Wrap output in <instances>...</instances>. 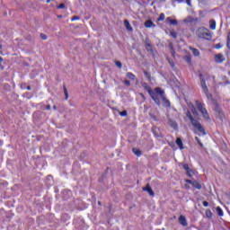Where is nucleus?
I'll return each instance as SVG.
<instances>
[{
	"instance_id": "nucleus-34",
	"label": "nucleus",
	"mask_w": 230,
	"mask_h": 230,
	"mask_svg": "<svg viewBox=\"0 0 230 230\" xmlns=\"http://www.w3.org/2000/svg\"><path fill=\"white\" fill-rule=\"evenodd\" d=\"M186 174L189 177H193V171L191 169H189L188 171H186Z\"/></svg>"
},
{
	"instance_id": "nucleus-5",
	"label": "nucleus",
	"mask_w": 230,
	"mask_h": 230,
	"mask_svg": "<svg viewBox=\"0 0 230 230\" xmlns=\"http://www.w3.org/2000/svg\"><path fill=\"white\" fill-rule=\"evenodd\" d=\"M141 86L145 89V91H147L149 96L151 98H154L155 100V94L154 93V91L152 90V87L148 85L146 82H141Z\"/></svg>"
},
{
	"instance_id": "nucleus-12",
	"label": "nucleus",
	"mask_w": 230,
	"mask_h": 230,
	"mask_svg": "<svg viewBox=\"0 0 230 230\" xmlns=\"http://www.w3.org/2000/svg\"><path fill=\"white\" fill-rule=\"evenodd\" d=\"M179 223L181 224V226H182L183 227L188 226V221L186 220V217L184 216H180L179 217Z\"/></svg>"
},
{
	"instance_id": "nucleus-7",
	"label": "nucleus",
	"mask_w": 230,
	"mask_h": 230,
	"mask_svg": "<svg viewBox=\"0 0 230 230\" xmlns=\"http://www.w3.org/2000/svg\"><path fill=\"white\" fill-rule=\"evenodd\" d=\"M214 60L217 64H222L223 62H226V58L224 57V54L218 53L214 57Z\"/></svg>"
},
{
	"instance_id": "nucleus-37",
	"label": "nucleus",
	"mask_w": 230,
	"mask_h": 230,
	"mask_svg": "<svg viewBox=\"0 0 230 230\" xmlns=\"http://www.w3.org/2000/svg\"><path fill=\"white\" fill-rule=\"evenodd\" d=\"M170 35H171V37H172V39H177V32L176 31H171L170 32Z\"/></svg>"
},
{
	"instance_id": "nucleus-48",
	"label": "nucleus",
	"mask_w": 230,
	"mask_h": 230,
	"mask_svg": "<svg viewBox=\"0 0 230 230\" xmlns=\"http://www.w3.org/2000/svg\"><path fill=\"white\" fill-rule=\"evenodd\" d=\"M171 55H172V57H175V49H174L172 50H171Z\"/></svg>"
},
{
	"instance_id": "nucleus-42",
	"label": "nucleus",
	"mask_w": 230,
	"mask_h": 230,
	"mask_svg": "<svg viewBox=\"0 0 230 230\" xmlns=\"http://www.w3.org/2000/svg\"><path fill=\"white\" fill-rule=\"evenodd\" d=\"M71 21H80V17L79 16H73L71 18Z\"/></svg>"
},
{
	"instance_id": "nucleus-53",
	"label": "nucleus",
	"mask_w": 230,
	"mask_h": 230,
	"mask_svg": "<svg viewBox=\"0 0 230 230\" xmlns=\"http://www.w3.org/2000/svg\"><path fill=\"white\" fill-rule=\"evenodd\" d=\"M3 58L2 57H0V64H3Z\"/></svg>"
},
{
	"instance_id": "nucleus-27",
	"label": "nucleus",
	"mask_w": 230,
	"mask_h": 230,
	"mask_svg": "<svg viewBox=\"0 0 230 230\" xmlns=\"http://www.w3.org/2000/svg\"><path fill=\"white\" fill-rule=\"evenodd\" d=\"M152 131H153V133L155 134V136L156 137H159V128H157V127H154L153 128H152Z\"/></svg>"
},
{
	"instance_id": "nucleus-44",
	"label": "nucleus",
	"mask_w": 230,
	"mask_h": 230,
	"mask_svg": "<svg viewBox=\"0 0 230 230\" xmlns=\"http://www.w3.org/2000/svg\"><path fill=\"white\" fill-rule=\"evenodd\" d=\"M124 84H125V85H127L128 87H130V81L125 80V81H124Z\"/></svg>"
},
{
	"instance_id": "nucleus-40",
	"label": "nucleus",
	"mask_w": 230,
	"mask_h": 230,
	"mask_svg": "<svg viewBox=\"0 0 230 230\" xmlns=\"http://www.w3.org/2000/svg\"><path fill=\"white\" fill-rule=\"evenodd\" d=\"M127 114H128V111L126 110L119 112V116H122V117L127 116Z\"/></svg>"
},
{
	"instance_id": "nucleus-25",
	"label": "nucleus",
	"mask_w": 230,
	"mask_h": 230,
	"mask_svg": "<svg viewBox=\"0 0 230 230\" xmlns=\"http://www.w3.org/2000/svg\"><path fill=\"white\" fill-rule=\"evenodd\" d=\"M216 211L218 215V217H224V210L220 207H217Z\"/></svg>"
},
{
	"instance_id": "nucleus-31",
	"label": "nucleus",
	"mask_w": 230,
	"mask_h": 230,
	"mask_svg": "<svg viewBox=\"0 0 230 230\" xmlns=\"http://www.w3.org/2000/svg\"><path fill=\"white\" fill-rule=\"evenodd\" d=\"M195 140L197 141L198 145H199V146L201 148H204V144H202V142L200 141V138H199V137H195Z\"/></svg>"
},
{
	"instance_id": "nucleus-2",
	"label": "nucleus",
	"mask_w": 230,
	"mask_h": 230,
	"mask_svg": "<svg viewBox=\"0 0 230 230\" xmlns=\"http://www.w3.org/2000/svg\"><path fill=\"white\" fill-rule=\"evenodd\" d=\"M199 39H206V40H211V32L206 27L199 28L196 31Z\"/></svg>"
},
{
	"instance_id": "nucleus-57",
	"label": "nucleus",
	"mask_w": 230,
	"mask_h": 230,
	"mask_svg": "<svg viewBox=\"0 0 230 230\" xmlns=\"http://www.w3.org/2000/svg\"><path fill=\"white\" fill-rule=\"evenodd\" d=\"M141 96H142V98H145V95H143V93H141Z\"/></svg>"
},
{
	"instance_id": "nucleus-24",
	"label": "nucleus",
	"mask_w": 230,
	"mask_h": 230,
	"mask_svg": "<svg viewBox=\"0 0 230 230\" xmlns=\"http://www.w3.org/2000/svg\"><path fill=\"white\" fill-rule=\"evenodd\" d=\"M160 100H162V102H164V103H165L166 107H170L171 103H170V101L168 99H166V95L162 97Z\"/></svg>"
},
{
	"instance_id": "nucleus-9",
	"label": "nucleus",
	"mask_w": 230,
	"mask_h": 230,
	"mask_svg": "<svg viewBox=\"0 0 230 230\" xmlns=\"http://www.w3.org/2000/svg\"><path fill=\"white\" fill-rule=\"evenodd\" d=\"M145 44L146 51H149V53H154V47H152V42L150 41V39L146 38Z\"/></svg>"
},
{
	"instance_id": "nucleus-39",
	"label": "nucleus",
	"mask_w": 230,
	"mask_h": 230,
	"mask_svg": "<svg viewBox=\"0 0 230 230\" xmlns=\"http://www.w3.org/2000/svg\"><path fill=\"white\" fill-rule=\"evenodd\" d=\"M64 8H66V4H60L58 6V10H64Z\"/></svg>"
},
{
	"instance_id": "nucleus-1",
	"label": "nucleus",
	"mask_w": 230,
	"mask_h": 230,
	"mask_svg": "<svg viewBox=\"0 0 230 230\" xmlns=\"http://www.w3.org/2000/svg\"><path fill=\"white\" fill-rule=\"evenodd\" d=\"M196 107L198 111H199V112L202 114V117L206 121L211 120V118H209V113L208 112V110L206 109V106L204 103H201L200 102L196 101Z\"/></svg>"
},
{
	"instance_id": "nucleus-23",
	"label": "nucleus",
	"mask_w": 230,
	"mask_h": 230,
	"mask_svg": "<svg viewBox=\"0 0 230 230\" xmlns=\"http://www.w3.org/2000/svg\"><path fill=\"white\" fill-rule=\"evenodd\" d=\"M190 51H192V55H194V57H199V55H200V51H199V49H193V48H190Z\"/></svg>"
},
{
	"instance_id": "nucleus-19",
	"label": "nucleus",
	"mask_w": 230,
	"mask_h": 230,
	"mask_svg": "<svg viewBox=\"0 0 230 230\" xmlns=\"http://www.w3.org/2000/svg\"><path fill=\"white\" fill-rule=\"evenodd\" d=\"M132 152H133V154H135V155H137V157H141V155L143 154V153H141V150H139L136 147L132 148Z\"/></svg>"
},
{
	"instance_id": "nucleus-54",
	"label": "nucleus",
	"mask_w": 230,
	"mask_h": 230,
	"mask_svg": "<svg viewBox=\"0 0 230 230\" xmlns=\"http://www.w3.org/2000/svg\"><path fill=\"white\" fill-rule=\"evenodd\" d=\"M160 3H166V0H159Z\"/></svg>"
},
{
	"instance_id": "nucleus-33",
	"label": "nucleus",
	"mask_w": 230,
	"mask_h": 230,
	"mask_svg": "<svg viewBox=\"0 0 230 230\" xmlns=\"http://www.w3.org/2000/svg\"><path fill=\"white\" fill-rule=\"evenodd\" d=\"M63 89H64V93H65V99L68 100L69 93H67V88H66V86H64Z\"/></svg>"
},
{
	"instance_id": "nucleus-28",
	"label": "nucleus",
	"mask_w": 230,
	"mask_h": 230,
	"mask_svg": "<svg viewBox=\"0 0 230 230\" xmlns=\"http://www.w3.org/2000/svg\"><path fill=\"white\" fill-rule=\"evenodd\" d=\"M190 111H191L192 114H194V116H199V112L197 111V109L195 108V106L193 104H191Z\"/></svg>"
},
{
	"instance_id": "nucleus-29",
	"label": "nucleus",
	"mask_w": 230,
	"mask_h": 230,
	"mask_svg": "<svg viewBox=\"0 0 230 230\" xmlns=\"http://www.w3.org/2000/svg\"><path fill=\"white\" fill-rule=\"evenodd\" d=\"M206 217L207 218H211L213 217V212H211V210L208 209L205 212Z\"/></svg>"
},
{
	"instance_id": "nucleus-15",
	"label": "nucleus",
	"mask_w": 230,
	"mask_h": 230,
	"mask_svg": "<svg viewBox=\"0 0 230 230\" xmlns=\"http://www.w3.org/2000/svg\"><path fill=\"white\" fill-rule=\"evenodd\" d=\"M176 145L179 146L180 150H184V145L182 144V139H181V137L176 139Z\"/></svg>"
},
{
	"instance_id": "nucleus-51",
	"label": "nucleus",
	"mask_w": 230,
	"mask_h": 230,
	"mask_svg": "<svg viewBox=\"0 0 230 230\" xmlns=\"http://www.w3.org/2000/svg\"><path fill=\"white\" fill-rule=\"evenodd\" d=\"M0 68L2 69V71H3V69H4V66H3V63H0Z\"/></svg>"
},
{
	"instance_id": "nucleus-49",
	"label": "nucleus",
	"mask_w": 230,
	"mask_h": 230,
	"mask_svg": "<svg viewBox=\"0 0 230 230\" xmlns=\"http://www.w3.org/2000/svg\"><path fill=\"white\" fill-rule=\"evenodd\" d=\"M169 49H171V51L173 49V44L172 43L169 44Z\"/></svg>"
},
{
	"instance_id": "nucleus-47",
	"label": "nucleus",
	"mask_w": 230,
	"mask_h": 230,
	"mask_svg": "<svg viewBox=\"0 0 230 230\" xmlns=\"http://www.w3.org/2000/svg\"><path fill=\"white\" fill-rule=\"evenodd\" d=\"M203 206H204V208H208V206H209V202L203 201Z\"/></svg>"
},
{
	"instance_id": "nucleus-3",
	"label": "nucleus",
	"mask_w": 230,
	"mask_h": 230,
	"mask_svg": "<svg viewBox=\"0 0 230 230\" xmlns=\"http://www.w3.org/2000/svg\"><path fill=\"white\" fill-rule=\"evenodd\" d=\"M154 94L155 98H152V100L155 101V103H156V105H161V99L165 96L164 90L160 87H156L155 88Z\"/></svg>"
},
{
	"instance_id": "nucleus-38",
	"label": "nucleus",
	"mask_w": 230,
	"mask_h": 230,
	"mask_svg": "<svg viewBox=\"0 0 230 230\" xmlns=\"http://www.w3.org/2000/svg\"><path fill=\"white\" fill-rule=\"evenodd\" d=\"M182 168L185 170V172H187L190 169V165H188V164H183Z\"/></svg>"
},
{
	"instance_id": "nucleus-56",
	"label": "nucleus",
	"mask_w": 230,
	"mask_h": 230,
	"mask_svg": "<svg viewBox=\"0 0 230 230\" xmlns=\"http://www.w3.org/2000/svg\"><path fill=\"white\" fill-rule=\"evenodd\" d=\"M47 3H51V0H47Z\"/></svg>"
},
{
	"instance_id": "nucleus-45",
	"label": "nucleus",
	"mask_w": 230,
	"mask_h": 230,
	"mask_svg": "<svg viewBox=\"0 0 230 230\" xmlns=\"http://www.w3.org/2000/svg\"><path fill=\"white\" fill-rule=\"evenodd\" d=\"M185 60H186V62H191V58H190L189 56H186L185 57Z\"/></svg>"
},
{
	"instance_id": "nucleus-41",
	"label": "nucleus",
	"mask_w": 230,
	"mask_h": 230,
	"mask_svg": "<svg viewBox=\"0 0 230 230\" xmlns=\"http://www.w3.org/2000/svg\"><path fill=\"white\" fill-rule=\"evenodd\" d=\"M168 62H169L171 67L173 69V67H175V63H173V61L170 60V59H168Z\"/></svg>"
},
{
	"instance_id": "nucleus-32",
	"label": "nucleus",
	"mask_w": 230,
	"mask_h": 230,
	"mask_svg": "<svg viewBox=\"0 0 230 230\" xmlns=\"http://www.w3.org/2000/svg\"><path fill=\"white\" fill-rule=\"evenodd\" d=\"M178 3H187L188 6H191V0H177Z\"/></svg>"
},
{
	"instance_id": "nucleus-46",
	"label": "nucleus",
	"mask_w": 230,
	"mask_h": 230,
	"mask_svg": "<svg viewBox=\"0 0 230 230\" xmlns=\"http://www.w3.org/2000/svg\"><path fill=\"white\" fill-rule=\"evenodd\" d=\"M205 94H206V96H207V98H211V94L209 93V90H208V92L207 93H205Z\"/></svg>"
},
{
	"instance_id": "nucleus-11",
	"label": "nucleus",
	"mask_w": 230,
	"mask_h": 230,
	"mask_svg": "<svg viewBox=\"0 0 230 230\" xmlns=\"http://www.w3.org/2000/svg\"><path fill=\"white\" fill-rule=\"evenodd\" d=\"M168 126L172 127V128H173L174 130H177V128H179V125L177 124V122L172 119H168Z\"/></svg>"
},
{
	"instance_id": "nucleus-17",
	"label": "nucleus",
	"mask_w": 230,
	"mask_h": 230,
	"mask_svg": "<svg viewBox=\"0 0 230 230\" xmlns=\"http://www.w3.org/2000/svg\"><path fill=\"white\" fill-rule=\"evenodd\" d=\"M124 26L126 28V30H128V31H132V25H130V22H128V20H125L124 21Z\"/></svg>"
},
{
	"instance_id": "nucleus-16",
	"label": "nucleus",
	"mask_w": 230,
	"mask_h": 230,
	"mask_svg": "<svg viewBox=\"0 0 230 230\" xmlns=\"http://www.w3.org/2000/svg\"><path fill=\"white\" fill-rule=\"evenodd\" d=\"M145 27L146 28H155V25L154 24V22H152V20H147L145 22Z\"/></svg>"
},
{
	"instance_id": "nucleus-55",
	"label": "nucleus",
	"mask_w": 230,
	"mask_h": 230,
	"mask_svg": "<svg viewBox=\"0 0 230 230\" xmlns=\"http://www.w3.org/2000/svg\"><path fill=\"white\" fill-rule=\"evenodd\" d=\"M53 109H54V111H57V106L54 105V106H53Z\"/></svg>"
},
{
	"instance_id": "nucleus-6",
	"label": "nucleus",
	"mask_w": 230,
	"mask_h": 230,
	"mask_svg": "<svg viewBox=\"0 0 230 230\" xmlns=\"http://www.w3.org/2000/svg\"><path fill=\"white\" fill-rule=\"evenodd\" d=\"M185 182H187V184H190L193 188H196V190H202V185L197 181L186 180Z\"/></svg>"
},
{
	"instance_id": "nucleus-22",
	"label": "nucleus",
	"mask_w": 230,
	"mask_h": 230,
	"mask_svg": "<svg viewBox=\"0 0 230 230\" xmlns=\"http://www.w3.org/2000/svg\"><path fill=\"white\" fill-rule=\"evenodd\" d=\"M143 73L146 78H147L148 82H152V75L146 70H144Z\"/></svg>"
},
{
	"instance_id": "nucleus-36",
	"label": "nucleus",
	"mask_w": 230,
	"mask_h": 230,
	"mask_svg": "<svg viewBox=\"0 0 230 230\" xmlns=\"http://www.w3.org/2000/svg\"><path fill=\"white\" fill-rule=\"evenodd\" d=\"M40 39H41L42 40H48V36H47L46 34H44V33H40Z\"/></svg>"
},
{
	"instance_id": "nucleus-52",
	"label": "nucleus",
	"mask_w": 230,
	"mask_h": 230,
	"mask_svg": "<svg viewBox=\"0 0 230 230\" xmlns=\"http://www.w3.org/2000/svg\"><path fill=\"white\" fill-rule=\"evenodd\" d=\"M27 91H31V86L28 85L27 86Z\"/></svg>"
},
{
	"instance_id": "nucleus-20",
	"label": "nucleus",
	"mask_w": 230,
	"mask_h": 230,
	"mask_svg": "<svg viewBox=\"0 0 230 230\" xmlns=\"http://www.w3.org/2000/svg\"><path fill=\"white\" fill-rule=\"evenodd\" d=\"M209 28L210 30H217V22L215 20L209 21Z\"/></svg>"
},
{
	"instance_id": "nucleus-21",
	"label": "nucleus",
	"mask_w": 230,
	"mask_h": 230,
	"mask_svg": "<svg viewBox=\"0 0 230 230\" xmlns=\"http://www.w3.org/2000/svg\"><path fill=\"white\" fill-rule=\"evenodd\" d=\"M186 116L187 118H189V119H190L191 124L196 121L197 119H195V118H193V116L191 115V112L190 111H187L186 112Z\"/></svg>"
},
{
	"instance_id": "nucleus-4",
	"label": "nucleus",
	"mask_w": 230,
	"mask_h": 230,
	"mask_svg": "<svg viewBox=\"0 0 230 230\" xmlns=\"http://www.w3.org/2000/svg\"><path fill=\"white\" fill-rule=\"evenodd\" d=\"M191 125L193 126L194 128H196L198 130V132H199V134L201 136H206V129L204 128L202 124H200V122H199V120H194L191 123Z\"/></svg>"
},
{
	"instance_id": "nucleus-26",
	"label": "nucleus",
	"mask_w": 230,
	"mask_h": 230,
	"mask_svg": "<svg viewBox=\"0 0 230 230\" xmlns=\"http://www.w3.org/2000/svg\"><path fill=\"white\" fill-rule=\"evenodd\" d=\"M127 77H128L129 80H136V75L132 74V72H128V73H127Z\"/></svg>"
},
{
	"instance_id": "nucleus-13",
	"label": "nucleus",
	"mask_w": 230,
	"mask_h": 230,
	"mask_svg": "<svg viewBox=\"0 0 230 230\" xmlns=\"http://www.w3.org/2000/svg\"><path fill=\"white\" fill-rule=\"evenodd\" d=\"M183 22H185L186 24L190 22H199V18H193L191 16H188L183 20Z\"/></svg>"
},
{
	"instance_id": "nucleus-10",
	"label": "nucleus",
	"mask_w": 230,
	"mask_h": 230,
	"mask_svg": "<svg viewBox=\"0 0 230 230\" xmlns=\"http://www.w3.org/2000/svg\"><path fill=\"white\" fill-rule=\"evenodd\" d=\"M143 191H147L150 197H155V193L154 192V190H152V187H150V184H146V187H143Z\"/></svg>"
},
{
	"instance_id": "nucleus-50",
	"label": "nucleus",
	"mask_w": 230,
	"mask_h": 230,
	"mask_svg": "<svg viewBox=\"0 0 230 230\" xmlns=\"http://www.w3.org/2000/svg\"><path fill=\"white\" fill-rule=\"evenodd\" d=\"M46 110L47 111H50L51 110V106L50 105H47Z\"/></svg>"
},
{
	"instance_id": "nucleus-14",
	"label": "nucleus",
	"mask_w": 230,
	"mask_h": 230,
	"mask_svg": "<svg viewBox=\"0 0 230 230\" xmlns=\"http://www.w3.org/2000/svg\"><path fill=\"white\" fill-rule=\"evenodd\" d=\"M215 111L218 114L219 118L222 119V118H224V111H222V109H220L218 105H216Z\"/></svg>"
},
{
	"instance_id": "nucleus-8",
	"label": "nucleus",
	"mask_w": 230,
	"mask_h": 230,
	"mask_svg": "<svg viewBox=\"0 0 230 230\" xmlns=\"http://www.w3.org/2000/svg\"><path fill=\"white\" fill-rule=\"evenodd\" d=\"M199 79H200V85L203 89V93H208V85L206 84V80L204 79V75L202 74L199 75Z\"/></svg>"
},
{
	"instance_id": "nucleus-30",
	"label": "nucleus",
	"mask_w": 230,
	"mask_h": 230,
	"mask_svg": "<svg viewBox=\"0 0 230 230\" xmlns=\"http://www.w3.org/2000/svg\"><path fill=\"white\" fill-rule=\"evenodd\" d=\"M165 17H166V16L164 15V13H162L160 14V16L157 18L156 21H157L158 22H161L162 21H164Z\"/></svg>"
},
{
	"instance_id": "nucleus-35",
	"label": "nucleus",
	"mask_w": 230,
	"mask_h": 230,
	"mask_svg": "<svg viewBox=\"0 0 230 230\" xmlns=\"http://www.w3.org/2000/svg\"><path fill=\"white\" fill-rule=\"evenodd\" d=\"M115 66H117L119 69H121V67H123V64H121L120 61H115Z\"/></svg>"
},
{
	"instance_id": "nucleus-18",
	"label": "nucleus",
	"mask_w": 230,
	"mask_h": 230,
	"mask_svg": "<svg viewBox=\"0 0 230 230\" xmlns=\"http://www.w3.org/2000/svg\"><path fill=\"white\" fill-rule=\"evenodd\" d=\"M166 21L168 23L172 24V26H177L178 24L177 20H172L171 17H167Z\"/></svg>"
},
{
	"instance_id": "nucleus-43",
	"label": "nucleus",
	"mask_w": 230,
	"mask_h": 230,
	"mask_svg": "<svg viewBox=\"0 0 230 230\" xmlns=\"http://www.w3.org/2000/svg\"><path fill=\"white\" fill-rule=\"evenodd\" d=\"M215 48H216V49H222V44L217 43L215 45Z\"/></svg>"
}]
</instances>
